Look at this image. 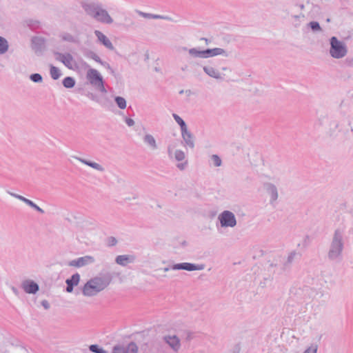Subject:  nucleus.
Returning <instances> with one entry per match:
<instances>
[{
    "label": "nucleus",
    "instance_id": "obj_1",
    "mask_svg": "<svg viewBox=\"0 0 353 353\" xmlns=\"http://www.w3.org/2000/svg\"><path fill=\"white\" fill-rule=\"evenodd\" d=\"M112 276L106 273L101 276H95L88 280L82 288V294L85 296H94L105 289L111 283Z\"/></svg>",
    "mask_w": 353,
    "mask_h": 353
},
{
    "label": "nucleus",
    "instance_id": "obj_2",
    "mask_svg": "<svg viewBox=\"0 0 353 353\" xmlns=\"http://www.w3.org/2000/svg\"><path fill=\"white\" fill-rule=\"evenodd\" d=\"M81 6L85 13L99 22L105 24H111L113 19L108 11L102 8V5L98 3H82Z\"/></svg>",
    "mask_w": 353,
    "mask_h": 353
},
{
    "label": "nucleus",
    "instance_id": "obj_3",
    "mask_svg": "<svg viewBox=\"0 0 353 353\" xmlns=\"http://www.w3.org/2000/svg\"><path fill=\"white\" fill-rule=\"evenodd\" d=\"M343 235V229L336 228L334 230L327 252L330 261H334L341 259L344 249Z\"/></svg>",
    "mask_w": 353,
    "mask_h": 353
},
{
    "label": "nucleus",
    "instance_id": "obj_4",
    "mask_svg": "<svg viewBox=\"0 0 353 353\" xmlns=\"http://www.w3.org/2000/svg\"><path fill=\"white\" fill-rule=\"evenodd\" d=\"M330 54L332 57L341 59L346 55L347 52V46L343 41H339L337 37H332L330 39Z\"/></svg>",
    "mask_w": 353,
    "mask_h": 353
},
{
    "label": "nucleus",
    "instance_id": "obj_5",
    "mask_svg": "<svg viewBox=\"0 0 353 353\" xmlns=\"http://www.w3.org/2000/svg\"><path fill=\"white\" fill-rule=\"evenodd\" d=\"M222 228H233L236 225V219L233 212L229 210L223 211L218 216Z\"/></svg>",
    "mask_w": 353,
    "mask_h": 353
},
{
    "label": "nucleus",
    "instance_id": "obj_6",
    "mask_svg": "<svg viewBox=\"0 0 353 353\" xmlns=\"http://www.w3.org/2000/svg\"><path fill=\"white\" fill-rule=\"evenodd\" d=\"M46 39L42 37L34 36L31 38V48L37 56L43 54L46 49Z\"/></svg>",
    "mask_w": 353,
    "mask_h": 353
},
{
    "label": "nucleus",
    "instance_id": "obj_7",
    "mask_svg": "<svg viewBox=\"0 0 353 353\" xmlns=\"http://www.w3.org/2000/svg\"><path fill=\"white\" fill-rule=\"evenodd\" d=\"M171 268L173 270H187V271H194V270H202L205 268L204 264H195L188 262L176 263L171 265Z\"/></svg>",
    "mask_w": 353,
    "mask_h": 353
},
{
    "label": "nucleus",
    "instance_id": "obj_8",
    "mask_svg": "<svg viewBox=\"0 0 353 353\" xmlns=\"http://www.w3.org/2000/svg\"><path fill=\"white\" fill-rule=\"evenodd\" d=\"M95 259L93 256L87 255L72 260L68 263V265L69 266L81 268L88 264L93 263Z\"/></svg>",
    "mask_w": 353,
    "mask_h": 353
},
{
    "label": "nucleus",
    "instance_id": "obj_9",
    "mask_svg": "<svg viewBox=\"0 0 353 353\" xmlns=\"http://www.w3.org/2000/svg\"><path fill=\"white\" fill-rule=\"evenodd\" d=\"M162 339L174 352L177 353L179 351L181 341L176 335H165Z\"/></svg>",
    "mask_w": 353,
    "mask_h": 353
},
{
    "label": "nucleus",
    "instance_id": "obj_10",
    "mask_svg": "<svg viewBox=\"0 0 353 353\" xmlns=\"http://www.w3.org/2000/svg\"><path fill=\"white\" fill-rule=\"evenodd\" d=\"M21 288L27 294H35L39 290L38 283L30 279L23 281L21 283Z\"/></svg>",
    "mask_w": 353,
    "mask_h": 353
},
{
    "label": "nucleus",
    "instance_id": "obj_11",
    "mask_svg": "<svg viewBox=\"0 0 353 353\" xmlns=\"http://www.w3.org/2000/svg\"><path fill=\"white\" fill-rule=\"evenodd\" d=\"M263 187L265 190V191L267 192V193L268 194H270V204H273L274 202H275L277 199H278V196H279V194H278V190H277V188L276 187V185L272 183H265L263 184Z\"/></svg>",
    "mask_w": 353,
    "mask_h": 353
},
{
    "label": "nucleus",
    "instance_id": "obj_12",
    "mask_svg": "<svg viewBox=\"0 0 353 353\" xmlns=\"http://www.w3.org/2000/svg\"><path fill=\"white\" fill-rule=\"evenodd\" d=\"M80 274L79 273L73 274L70 278L65 280L66 288L65 291L71 293L74 290V288L79 283Z\"/></svg>",
    "mask_w": 353,
    "mask_h": 353
},
{
    "label": "nucleus",
    "instance_id": "obj_13",
    "mask_svg": "<svg viewBox=\"0 0 353 353\" xmlns=\"http://www.w3.org/2000/svg\"><path fill=\"white\" fill-rule=\"evenodd\" d=\"M87 79L89 80L90 84L94 85H97L103 80L101 74L96 69L93 68H90L88 70Z\"/></svg>",
    "mask_w": 353,
    "mask_h": 353
},
{
    "label": "nucleus",
    "instance_id": "obj_14",
    "mask_svg": "<svg viewBox=\"0 0 353 353\" xmlns=\"http://www.w3.org/2000/svg\"><path fill=\"white\" fill-rule=\"evenodd\" d=\"M8 193L9 194H10L11 196H12L13 197L17 198L19 200L24 202L26 204H27L28 206L31 207L32 208H33L38 212H39L41 214L44 213V210L43 209H41L39 206H38L36 203H34L32 201H31L21 195H19V194H15V193L9 192V191L8 192Z\"/></svg>",
    "mask_w": 353,
    "mask_h": 353
},
{
    "label": "nucleus",
    "instance_id": "obj_15",
    "mask_svg": "<svg viewBox=\"0 0 353 353\" xmlns=\"http://www.w3.org/2000/svg\"><path fill=\"white\" fill-rule=\"evenodd\" d=\"M94 34L97 37L99 41L110 50H115V48L112 45L110 40L101 31L95 30Z\"/></svg>",
    "mask_w": 353,
    "mask_h": 353
},
{
    "label": "nucleus",
    "instance_id": "obj_16",
    "mask_svg": "<svg viewBox=\"0 0 353 353\" xmlns=\"http://www.w3.org/2000/svg\"><path fill=\"white\" fill-rule=\"evenodd\" d=\"M54 54L58 56L57 59L63 63L68 68L72 69L71 62L73 61V57L70 53L62 54L59 52H54Z\"/></svg>",
    "mask_w": 353,
    "mask_h": 353
},
{
    "label": "nucleus",
    "instance_id": "obj_17",
    "mask_svg": "<svg viewBox=\"0 0 353 353\" xmlns=\"http://www.w3.org/2000/svg\"><path fill=\"white\" fill-rule=\"evenodd\" d=\"M136 256L132 254L118 255L115 259V262L121 266H126L128 263H132L135 261Z\"/></svg>",
    "mask_w": 353,
    "mask_h": 353
},
{
    "label": "nucleus",
    "instance_id": "obj_18",
    "mask_svg": "<svg viewBox=\"0 0 353 353\" xmlns=\"http://www.w3.org/2000/svg\"><path fill=\"white\" fill-rule=\"evenodd\" d=\"M205 59L209 57H215L217 55H223L225 57L229 56L228 52H227L224 49L220 48H207L205 50Z\"/></svg>",
    "mask_w": 353,
    "mask_h": 353
},
{
    "label": "nucleus",
    "instance_id": "obj_19",
    "mask_svg": "<svg viewBox=\"0 0 353 353\" xmlns=\"http://www.w3.org/2000/svg\"><path fill=\"white\" fill-rule=\"evenodd\" d=\"M181 136L185 144L191 148L194 147L193 134L188 130V128L181 130Z\"/></svg>",
    "mask_w": 353,
    "mask_h": 353
},
{
    "label": "nucleus",
    "instance_id": "obj_20",
    "mask_svg": "<svg viewBox=\"0 0 353 353\" xmlns=\"http://www.w3.org/2000/svg\"><path fill=\"white\" fill-rule=\"evenodd\" d=\"M83 54L85 57L93 59L96 62L100 63L102 66L105 65V63L106 61L101 60V59L92 50L85 48L83 50Z\"/></svg>",
    "mask_w": 353,
    "mask_h": 353
},
{
    "label": "nucleus",
    "instance_id": "obj_21",
    "mask_svg": "<svg viewBox=\"0 0 353 353\" xmlns=\"http://www.w3.org/2000/svg\"><path fill=\"white\" fill-rule=\"evenodd\" d=\"M203 71L210 77L216 79H222L220 72L212 66L205 65L203 67Z\"/></svg>",
    "mask_w": 353,
    "mask_h": 353
},
{
    "label": "nucleus",
    "instance_id": "obj_22",
    "mask_svg": "<svg viewBox=\"0 0 353 353\" xmlns=\"http://www.w3.org/2000/svg\"><path fill=\"white\" fill-rule=\"evenodd\" d=\"M80 162H81L82 163L86 165H88L98 171H100V172H103L104 171V168L100 164L96 163V162H94V161H91L90 160H87L85 159H83V158H80V157H78L77 158Z\"/></svg>",
    "mask_w": 353,
    "mask_h": 353
},
{
    "label": "nucleus",
    "instance_id": "obj_23",
    "mask_svg": "<svg viewBox=\"0 0 353 353\" xmlns=\"http://www.w3.org/2000/svg\"><path fill=\"white\" fill-rule=\"evenodd\" d=\"M139 14L144 18H146V19H165V20H169V21L172 20V19L168 16L154 14H150V13L143 12L141 11H139Z\"/></svg>",
    "mask_w": 353,
    "mask_h": 353
},
{
    "label": "nucleus",
    "instance_id": "obj_24",
    "mask_svg": "<svg viewBox=\"0 0 353 353\" xmlns=\"http://www.w3.org/2000/svg\"><path fill=\"white\" fill-rule=\"evenodd\" d=\"M25 24L32 31H36L41 28L40 21L34 19H26Z\"/></svg>",
    "mask_w": 353,
    "mask_h": 353
},
{
    "label": "nucleus",
    "instance_id": "obj_25",
    "mask_svg": "<svg viewBox=\"0 0 353 353\" xmlns=\"http://www.w3.org/2000/svg\"><path fill=\"white\" fill-rule=\"evenodd\" d=\"M50 74L53 80H57L62 75L60 69L52 64L50 65Z\"/></svg>",
    "mask_w": 353,
    "mask_h": 353
},
{
    "label": "nucleus",
    "instance_id": "obj_26",
    "mask_svg": "<svg viewBox=\"0 0 353 353\" xmlns=\"http://www.w3.org/2000/svg\"><path fill=\"white\" fill-rule=\"evenodd\" d=\"M76 81L72 77H66L62 80V85L67 89L73 88L75 86Z\"/></svg>",
    "mask_w": 353,
    "mask_h": 353
},
{
    "label": "nucleus",
    "instance_id": "obj_27",
    "mask_svg": "<svg viewBox=\"0 0 353 353\" xmlns=\"http://www.w3.org/2000/svg\"><path fill=\"white\" fill-rule=\"evenodd\" d=\"M189 54L193 57H199L205 59V50H199L195 48L189 50Z\"/></svg>",
    "mask_w": 353,
    "mask_h": 353
},
{
    "label": "nucleus",
    "instance_id": "obj_28",
    "mask_svg": "<svg viewBox=\"0 0 353 353\" xmlns=\"http://www.w3.org/2000/svg\"><path fill=\"white\" fill-rule=\"evenodd\" d=\"M143 141L145 143L148 144L150 146H151L152 149L157 148L156 141L152 135L149 134H145V137H143Z\"/></svg>",
    "mask_w": 353,
    "mask_h": 353
},
{
    "label": "nucleus",
    "instance_id": "obj_29",
    "mask_svg": "<svg viewBox=\"0 0 353 353\" xmlns=\"http://www.w3.org/2000/svg\"><path fill=\"white\" fill-rule=\"evenodd\" d=\"M59 37L61 38L62 41L74 43H78V40L74 36H72L71 34L68 32H63L61 34Z\"/></svg>",
    "mask_w": 353,
    "mask_h": 353
},
{
    "label": "nucleus",
    "instance_id": "obj_30",
    "mask_svg": "<svg viewBox=\"0 0 353 353\" xmlns=\"http://www.w3.org/2000/svg\"><path fill=\"white\" fill-rule=\"evenodd\" d=\"M9 48L8 41L3 37L0 36V54L6 53Z\"/></svg>",
    "mask_w": 353,
    "mask_h": 353
},
{
    "label": "nucleus",
    "instance_id": "obj_31",
    "mask_svg": "<svg viewBox=\"0 0 353 353\" xmlns=\"http://www.w3.org/2000/svg\"><path fill=\"white\" fill-rule=\"evenodd\" d=\"M126 353H138V346L135 342L131 341L125 346Z\"/></svg>",
    "mask_w": 353,
    "mask_h": 353
},
{
    "label": "nucleus",
    "instance_id": "obj_32",
    "mask_svg": "<svg viewBox=\"0 0 353 353\" xmlns=\"http://www.w3.org/2000/svg\"><path fill=\"white\" fill-rule=\"evenodd\" d=\"M172 117L175 121L178 123V125L180 126L181 131L187 128V125L184 120L180 117L178 114L173 113Z\"/></svg>",
    "mask_w": 353,
    "mask_h": 353
},
{
    "label": "nucleus",
    "instance_id": "obj_33",
    "mask_svg": "<svg viewBox=\"0 0 353 353\" xmlns=\"http://www.w3.org/2000/svg\"><path fill=\"white\" fill-rule=\"evenodd\" d=\"M114 101L120 109H125L127 105L126 100L120 96L115 97Z\"/></svg>",
    "mask_w": 353,
    "mask_h": 353
},
{
    "label": "nucleus",
    "instance_id": "obj_34",
    "mask_svg": "<svg viewBox=\"0 0 353 353\" xmlns=\"http://www.w3.org/2000/svg\"><path fill=\"white\" fill-rule=\"evenodd\" d=\"M88 348L89 350L93 353H108V351L105 350L97 344H92L89 345Z\"/></svg>",
    "mask_w": 353,
    "mask_h": 353
},
{
    "label": "nucleus",
    "instance_id": "obj_35",
    "mask_svg": "<svg viewBox=\"0 0 353 353\" xmlns=\"http://www.w3.org/2000/svg\"><path fill=\"white\" fill-rule=\"evenodd\" d=\"M307 26L314 32H320L322 28L318 21H312L307 23Z\"/></svg>",
    "mask_w": 353,
    "mask_h": 353
},
{
    "label": "nucleus",
    "instance_id": "obj_36",
    "mask_svg": "<svg viewBox=\"0 0 353 353\" xmlns=\"http://www.w3.org/2000/svg\"><path fill=\"white\" fill-rule=\"evenodd\" d=\"M112 353H126L125 346L121 344L114 345Z\"/></svg>",
    "mask_w": 353,
    "mask_h": 353
},
{
    "label": "nucleus",
    "instance_id": "obj_37",
    "mask_svg": "<svg viewBox=\"0 0 353 353\" xmlns=\"http://www.w3.org/2000/svg\"><path fill=\"white\" fill-rule=\"evenodd\" d=\"M30 79L34 83H41L43 81V77L39 73L31 74L30 75Z\"/></svg>",
    "mask_w": 353,
    "mask_h": 353
},
{
    "label": "nucleus",
    "instance_id": "obj_38",
    "mask_svg": "<svg viewBox=\"0 0 353 353\" xmlns=\"http://www.w3.org/2000/svg\"><path fill=\"white\" fill-rule=\"evenodd\" d=\"M175 159L181 161L185 159V153L181 150H176L174 153Z\"/></svg>",
    "mask_w": 353,
    "mask_h": 353
},
{
    "label": "nucleus",
    "instance_id": "obj_39",
    "mask_svg": "<svg viewBox=\"0 0 353 353\" xmlns=\"http://www.w3.org/2000/svg\"><path fill=\"white\" fill-rule=\"evenodd\" d=\"M211 159L213 161L214 166L219 167L221 165L222 161L219 156H218L217 154H213L212 155Z\"/></svg>",
    "mask_w": 353,
    "mask_h": 353
},
{
    "label": "nucleus",
    "instance_id": "obj_40",
    "mask_svg": "<svg viewBox=\"0 0 353 353\" xmlns=\"http://www.w3.org/2000/svg\"><path fill=\"white\" fill-rule=\"evenodd\" d=\"M107 245L108 247H112L117 245V239L114 236H109L107 238L106 240Z\"/></svg>",
    "mask_w": 353,
    "mask_h": 353
},
{
    "label": "nucleus",
    "instance_id": "obj_41",
    "mask_svg": "<svg viewBox=\"0 0 353 353\" xmlns=\"http://www.w3.org/2000/svg\"><path fill=\"white\" fill-rule=\"evenodd\" d=\"M317 347L316 345H312L310 347L307 348L303 353H316Z\"/></svg>",
    "mask_w": 353,
    "mask_h": 353
},
{
    "label": "nucleus",
    "instance_id": "obj_42",
    "mask_svg": "<svg viewBox=\"0 0 353 353\" xmlns=\"http://www.w3.org/2000/svg\"><path fill=\"white\" fill-rule=\"evenodd\" d=\"M96 86H97L98 89L103 93H106L107 90L104 85V81L103 80L101 81L99 83H98Z\"/></svg>",
    "mask_w": 353,
    "mask_h": 353
},
{
    "label": "nucleus",
    "instance_id": "obj_43",
    "mask_svg": "<svg viewBox=\"0 0 353 353\" xmlns=\"http://www.w3.org/2000/svg\"><path fill=\"white\" fill-rule=\"evenodd\" d=\"M105 65H103V67L105 68L108 70H109L110 74H112L114 77H116V72L110 66V65L108 62H106Z\"/></svg>",
    "mask_w": 353,
    "mask_h": 353
},
{
    "label": "nucleus",
    "instance_id": "obj_44",
    "mask_svg": "<svg viewBox=\"0 0 353 353\" xmlns=\"http://www.w3.org/2000/svg\"><path fill=\"white\" fill-rule=\"evenodd\" d=\"M311 240L310 236L309 235H305L303 241V245L304 247H307L310 244Z\"/></svg>",
    "mask_w": 353,
    "mask_h": 353
},
{
    "label": "nucleus",
    "instance_id": "obj_45",
    "mask_svg": "<svg viewBox=\"0 0 353 353\" xmlns=\"http://www.w3.org/2000/svg\"><path fill=\"white\" fill-rule=\"evenodd\" d=\"M188 165V161H185L183 163H179L176 165V167L180 170H183L186 166Z\"/></svg>",
    "mask_w": 353,
    "mask_h": 353
},
{
    "label": "nucleus",
    "instance_id": "obj_46",
    "mask_svg": "<svg viewBox=\"0 0 353 353\" xmlns=\"http://www.w3.org/2000/svg\"><path fill=\"white\" fill-rule=\"evenodd\" d=\"M88 97L92 101H97L101 104V103L99 101L98 97L95 94H94L92 93H88ZM102 105H103V104L102 103Z\"/></svg>",
    "mask_w": 353,
    "mask_h": 353
},
{
    "label": "nucleus",
    "instance_id": "obj_47",
    "mask_svg": "<svg viewBox=\"0 0 353 353\" xmlns=\"http://www.w3.org/2000/svg\"><path fill=\"white\" fill-rule=\"evenodd\" d=\"M41 305L46 309L48 310L50 307L49 302L47 300H43L41 301Z\"/></svg>",
    "mask_w": 353,
    "mask_h": 353
},
{
    "label": "nucleus",
    "instance_id": "obj_48",
    "mask_svg": "<svg viewBox=\"0 0 353 353\" xmlns=\"http://www.w3.org/2000/svg\"><path fill=\"white\" fill-rule=\"evenodd\" d=\"M125 121L128 126H132L134 124V121L131 118H125Z\"/></svg>",
    "mask_w": 353,
    "mask_h": 353
},
{
    "label": "nucleus",
    "instance_id": "obj_49",
    "mask_svg": "<svg viewBox=\"0 0 353 353\" xmlns=\"http://www.w3.org/2000/svg\"><path fill=\"white\" fill-rule=\"evenodd\" d=\"M295 252H292L288 256V263H291L294 258V256H295Z\"/></svg>",
    "mask_w": 353,
    "mask_h": 353
},
{
    "label": "nucleus",
    "instance_id": "obj_50",
    "mask_svg": "<svg viewBox=\"0 0 353 353\" xmlns=\"http://www.w3.org/2000/svg\"><path fill=\"white\" fill-rule=\"evenodd\" d=\"M346 63H347L348 65H352V59H346L345 60Z\"/></svg>",
    "mask_w": 353,
    "mask_h": 353
},
{
    "label": "nucleus",
    "instance_id": "obj_51",
    "mask_svg": "<svg viewBox=\"0 0 353 353\" xmlns=\"http://www.w3.org/2000/svg\"><path fill=\"white\" fill-rule=\"evenodd\" d=\"M170 270H172L171 266L165 267L163 268L164 272H168Z\"/></svg>",
    "mask_w": 353,
    "mask_h": 353
},
{
    "label": "nucleus",
    "instance_id": "obj_52",
    "mask_svg": "<svg viewBox=\"0 0 353 353\" xmlns=\"http://www.w3.org/2000/svg\"><path fill=\"white\" fill-rule=\"evenodd\" d=\"M12 291L14 292V293L15 294H18V290H17L16 288L12 287Z\"/></svg>",
    "mask_w": 353,
    "mask_h": 353
},
{
    "label": "nucleus",
    "instance_id": "obj_53",
    "mask_svg": "<svg viewBox=\"0 0 353 353\" xmlns=\"http://www.w3.org/2000/svg\"><path fill=\"white\" fill-rule=\"evenodd\" d=\"M202 39L205 40V41L206 44H208V43H209V41H209L208 39H206V38H202Z\"/></svg>",
    "mask_w": 353,
    "mask_h": 353
},
{
    "label": "nucleus",
    "instance_id": "obj_54",
    "mask_svg": "<svg viewBox=\"0 0 353 353\" xmlns=\"http://www.w3.org/2000/svg\"><path fill=\"white\" fill-rule=\"evenodd\" d=\"M319 125H322V124H323V123H322V120H321V119H319Z\"/></svg>",
    "mask_w": 353,
    "mask_h": 353
},
{
    "label": "nucleus",
    "instance_id": "obj_55",
    "mask_svg": "<svg viewBox=\"0 0 353 353\" xmlns=\"http://www.w3.org/2000/svg\"><path fill=\"white\" fill-rule=\"evenodd\" d=\"M186 68H187V66H185V67H183V68H181V70H182L183 71H184V70H186Z\"/></svg>",
    "mask_w": 353,
    "mask_h": 353
},
{
    "label": "nucleus",
    "instance_id": "obj_56",
    "mask_svg": "<svg viewBox=\"0 0 353 353\" xmlns=\"http://www.w3.org/2000/svg\"><path fill=\"white\" fill-rule=\"evenodd\" d=\"M186 92H187V94H190V90H186Z\"/></svg>",
    "mask_w": 353,
    "mask_h": 353
},
{
    "label": "nucleus",
    "instance_id": "obj_57",
    "mask_svg": "<svg viewBox=\"0 0 353 353\" xmlns=\"http://www.w3.org/2000/svg\"><path fill=\"white\" fill-rule=\"evenodd\" d=\"M183 90H181L179 92V94H183Z\"/></svg>",
    "mask_w": 353,
    "mask_h": 353
},
{
    "label": "nucleus",
    "instance_id": "obj_58",
    "mask_svg": "<svg viewBox=\"0 0 353 353\" xmlns=\"http://www.w3.org/2000/svg\"><path fill=\"white\" fill-rule=\"evenodd\" d=\"M186 92H187V94H190V90H186Z\"/></svg>",
    "mask_w": 353,
    "mask_h": 353
},
{
    "label": "nucleus",
    "instance_id": "obj_59",
    "mask_svg": "<svg viewBox=\"0 0 353 353\" xmlns=\"http://www.w3.org/2000/svg\"><path fill=\"white\" fill-rule=\"evenodd\" d=\"M168 153H169V154H171V150H170V148H168Z\"/></svg>",
    "mask_w": 353,
    "mask_h": 353
},
{
    "label": "nucleus",
    "instance_id": "obj_60",
    "mask_svg": "<svg viewBox=\"0 0 353 353\" xmlns=\"http://www.w3.org/2000/svg\"><path fill=\"white\" fill-rule=\"evenodd\" d=\"M117 26H123V24H121V23H118V24H117Z\"/></svg>",
    "mask_w": 353,
    "mask_h": 353
},
{
    "label": "nucleus",
    "instance_id": "obj_61",
    "mask_svg": "<svg viewBox=\"0 0 353 353\" xmlns=\"http://www.w3.org/2000/svg\"><path fill=\"white\" fill-rule=\"evenodd\" d=\"M84 64H85V65H87V67H89V65H88V63H86V62H84Z\"/></svg>",
    "mask_w": 353,
    "mask_h": 353
},
{
    "label": "nucleus",
    "instance_id": "obj_62",
    "mask_svg": "<svg viewBox=\"0 0 353 353\" xmlns=\"http://www.w3.org/2000/svg\"><path fill=\"white\" fill-rule=\"evenodd\" d=\"M84 64H85V65H87V67H89V65H88V63H86V62H84Z\"/></svg>",
    "mask_w": 353,
    "mask_h": 353
},
{
    "label": "nucleus",
    "instance_id": "obj_63",
    "mask_svg": "<svg viewBox=\"0 0 353 353\" xmlns=\"http://www.w3.org/2000/svg\"><path fill=\"white\" fill-rule=\"evenodd\" d=\"M84 64H85V65H87V67H89V65H88V63H86V62H84Z\"/></svg>",
    "mask_w": 353,
    "mask_h": 353
}]
</instances>
